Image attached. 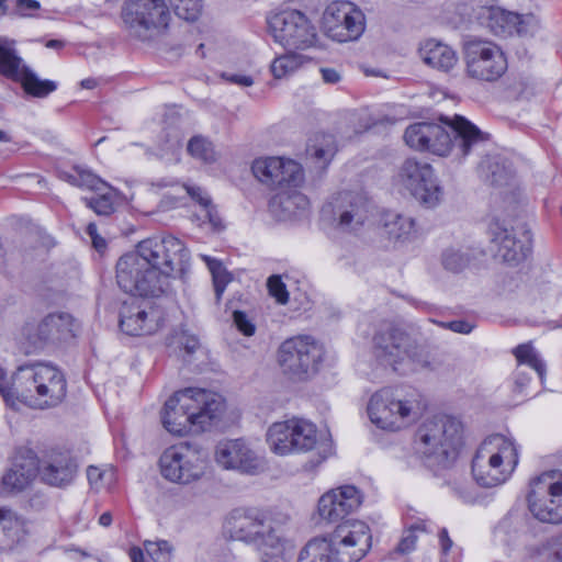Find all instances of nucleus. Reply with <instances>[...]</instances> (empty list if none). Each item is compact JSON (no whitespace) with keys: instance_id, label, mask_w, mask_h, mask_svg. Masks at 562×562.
Wrapping results in <instances>:
<instances>
[{"instance_id":"nucleus-1","label":"nucleus","mask_w":562,"mask_h":562,"mask_svg":"<svg viewBox=\"0 0 562 562\" xmlns=\"http://www.w3.org/2000/svg\"><path fill=\"white\" fill-rule=\"evenodd\" d=\"M443 122L445 126L431 122L409 125L404 134L405 143L415 150L450 155L456 160H462L480 150L490 138L487 133L461 115Z\"/></svg>"},{"instance_id":"nucleus-2","label":"nucleus","mask_w":562,"mask_h":562,"mask_svg":"<svg viewBox=\"0 0 562 562\" xmlns=\"http://www.w3.org/2000/svg\"><path fill=\"white\" fill-rule=\"evenodd\" d=\"M225 411L224 398L212 391L188 387L177 391L161 412L165 429L176 436L206 430Z\"/></svg>"},{"instance_id":"nucleus-3","label":"nucleus","mask_w":562,"mask_h":562,"mask_svg":"<svg viewBox=\"0 0 562 562\" xmlns=\"http://www.w3.org/2000/svg\"><path fill=\"white\" fill-rule=\"evenodd\" d=\"M14 398L32 408L47 409L60 405L67 395L64 373L50 363L23 364L12 375Z\"/></svg>"},{"instance_id":"nucleus-4","label":"nucleus","mask_w":562,"mask_h":562,"mask_svg":"<svg viewBox=\"0 0 562 562\" xmlns=\"http://www.w3.org/2000/svg\"><path fill=\"white\" fill-rule=\"evenodd\" d=\"M463 445V425L460 419L439 415L425 419L416 429L413 450L416 456L435 464L454 460Z\"/></svg>"},{"instance_id":"nucleus-5","label":"nucleus","mask_w":562,"mask_h":562,"mask_svg":"<svg viewBox=\"0 0 562 562\" xmlns=\"http://www.w3.org/2000/svg\"><path fill=\"white\" fill-rule=\"evenodd\" d=\"M518 464L515 442L503 435L488 436L477 448L472 460V474L483 487L504 484Z\"/></svg>"},{"instance_id":"nucleus-6","label":"nucleus","mask_w":562,"mask_h":562,"mask_svg":"<svg viewBox=\"0 0 562 562\" xmlns=\"http://www.w3.org/2000/svg\"><path fill=\"white\" fill-rule=\"evenodd\" d=\"M425 409L417 391L382 389L375 392L368 404V415L376 427L396 431L408 426Z\"/></svg>"},{"instance_id":"nucleus-7","label":"nucleus","mask_w":562,"mask_h":562,"mask_svg":"<svg viewBox=\"0 0 562 562\" xmlns=\"http://www.w3.org/2000/svg\"><path fill=\"white\" fill-rule=\"evenodd\" d=\"M136 250L123 255L116 262V282L126 293L158 297L170 290L167 277L157 271Z\"/></svg>"},{"instance_id":"nucleus-8","label":"nucleus","mask_w":562,"mask_h":562,"mask_svg":"<svg viewBox=\"0 0 562 562\" xmlns=\"http://www.w3.org/2000/svg\"><path fill=\"white\" fill-rule=\"evenodd\" d=\"M121 19L130 36L145 42L167 31L171 14L166 0H125Z\"/></svg>"},{"instance_id":"nucleus-9","label":"nucleus","mask_w":562,"mask_h":562,"mask_svg":"<svg viewBox=\"0 0 562 562\" xmlns=\"http://www.w3.org/2000/svg\"><path fill=\"white\" fill-rule=\"evenodd\" d=\"M373 352L382 364L392 367L394 371L406 360L415 364L413 370L428 364L425 349L391 324H383L374 334Z\"/></svg>"},{"instance_id":"nucleus-10","label":"nucleus","mask_w":562,"mask_h":562,"mask_svg":"<svg viewBox=\"0 0 562 562\" xmlns=\"http://www.w3.org/2000/svg\"><path fill=\"white\" fill-rule=\"evenodd\" d=\"M164 479L177 484H191L204 477L209 469L207 453L198 446L179 443L167 448L159 458Z\"/></svg>"},{"instance_id":"nucleus-11","label":"nucleus","mask_w":562,"mask_h":562,"mask_svg":"<svg viewBox=\"0 0 562 562\" xmlns=\"http://www.w3.org/2000/svg\"><path fill=\"white\" fill-rule=\"evenodd\" d=\"M323 358V346L310 336L289 338L278 349V363L282 372L296 381L316 374Z\"/></svg>"},{"instance_id":"nucleus-12","label":"nucleus","mask_w":562,"mask_h":562,"mask_svg":"<svg viewBox=\"0 0 562 562\" xmlns=\"http://www.w3.org/2000/svg\"><path fill=\"white\" fill-rule=\"evenodd\" d=\"M267 23L273 41L284 48L307 49L317 42L316 27L300 10L285 9L272 13Z\"/></svg>"},{"instance_id":"nucleus-13","label":"nucleus","mask_w":562,"mask_h":562,"mask_svg":"<svg viewBox=\"0 0 562 562\" xmlns=\"http://www.w3.org/2000/svg\"><path fill=\"white\" fill-rule=\"evenodd\" d=\"M527 502L539 521L562 524V473L549 471L532 479Z\"/></svg>"},{"instance_id":"nucleus-14","label":"nucleus","mask_w":562,"mask_h":562,"mask_svg":"<svg viewBox=\"0 0 562 562\" xmlns=\"http://www.w3.org/2000/svg\"><path fill=\"white\" fill-rule=\"evenodd\" d=\"M465 74L469 78L495 82L508 68L503 50L490 41L470 38L463 45Z\"/></svg>"},{"instance_id":"nucleus-15","label":"nucleus","mask_w":562,"mask_h":562,"mask_svg":"<svg viewBox=\"0 0 562 562\" xmlns=\"http://www.w3.org/2000/svg\"><path fill=\"white\" fill-rule=\"evenodd\" d=\"M140 257L159 273L170 280L177 272H183L189 263L190 255L184 244L177 237L147 238L139 241L135 248Z\"/></svg>"},{"instance_id":"nucleus-16","label":"nucleus","mask_w":562,"mask_h":562,"mask_svg":"<svg viewBox=\"0 0 562 562\" xmlns=\"http://www.w3.org/2000/svg\"><path fill=\"white\" fill-rule=\"evenodd\" d=\"M394 183L409 192L416 201L426 207H435L442 196L432 167L414 158H407L402 162L394 176Z\"/></svg>"},{"instance_id":"nucleus-17","label":"nucleus","mask_w":562,"mask_h":562,"mask_svg":"<svg viewBox=\"0 0 562 562\" xmlns=\"http://www.w3.org/2000/svg\"><path fill=\"white\" fill-rule=\"evenodd\" d=\"M364 29V14L351 2H331L323 12L322 30L327 37L338 43L357 41Z\"/></svg>"},{"instance_id":"nucleus-18","label":"nucleus","mask_w":562,"mask_h":562,"mask_svg":"<svg viewBox=\"0 0 562 562\" xmlns=\"http://www.w3.org/2000/svg\"><path fill=\"white\" fill-rule=\"evenodd\" d=\"M327 543L333 562H359L371 547L369 527L358 520L345 521L337 526Z\"/></svg>"},{"instance_id":"nucleus-19","label":"nucleus","mask_w":562,"mask_h":562,"mask_svg":"<svg viewBox=\"0 0 562 562\" xmlns=\"http://www.w3.org/2000/svg\"><path fill=\"white\" fill-rule=\"evenodd\" d=\"M164 310L151 301L131 297L121 305L119 325L126 335H153L164 326Z\"/></svg>"},{"instance_id":"nucleus-20","label":"nucleus","mask_w":562,"mask_h":562,"mask_svg":"<svg viewBox=\"0 0 562 562\" xmlns=\"http://www.w3.org/2000/svg\"><path fill=\"white\" fill-rule=\"evenodd\" d=\"M251 170L262 183L278 191L301 188L304 183L302 166L293 159L284 157H263L254 160Z\"/></svg>"},{"instance_id":"nucleus-21","label":"nucleus","mask_w":562,"mask_h":562,"mask_svg":"<svg viewBox=\"0 0 562 562\" xmlns=\"http://www.w3.org/2000/svg\"><path fill=\"white\" fill-rule=\"evenodd\" d=\"M215 462L225 470L246 474H258L266 469V462L244 439L220 441L214 450Z\"/></svg>"},{"instance_id":"nucleus-22","label":"nucleus","mask_w":562,"mask_h":562,"mask_svg":"<svg viewBox=\"0 0 562 562\" xmlns=\"http://www.w3.org/2000/svg\"><path fill=\"white\" fill-rule=\"evenodd\" d=\"M231 537L247 543H257L273 528L268 517L255 508L234 509L226 520Z\"/></svg>"},{"instance_id":"nucleus-23","label":"nucleus","mask_w":562,"mask_h":562,"mask_svg":"<svg viewBox=\"0 0 562 562\" xmlns=\"http://www.w3.org/2000/svg\"><path fill=\"white\" fill-rule=\"evenodd\" d=\"M362 503L360 491L353 485H342L323 494L317 504L322 520L336 522L357 510Z\"/></svg>"},{"instance_id":"nucleus-24","label":"nucleus","mask_w":562,"mask_h":562,"mask_svg":"<svg viewBox=\"0 0 562 562\" xmlns=\"http://www.w3.org/2000/svg\"><path fill=\"white\" fill-rule=\"evenodd\" d=\"M491 240L496 247V256L508 263H517L524 260L531 249V234L525 231L521 238L517 239L499 221L490 224Z\"/></svg>"},{"instance_id":"nucleus-25","label":"nucleus","mask_w":562,"mask_h":562,"mask_svg":"<svg viewBox=\"0 0 562 562\" xmlns=\"http://www.w3.org/2000/svg\"><path fill=\"white\" fill-rule=\"evenodd\" d=\"M24 331L34 347L45 342L66 341L75 336V319L68 313H53L44 317L36 327H26Z\"/></svg>"},{"instance_id":"nucleus-26","label":"nucleus","mask_w":562,"mask_h":562,"mask_svg":"<svg viewBox=\"0 0 562 562\" xmlns=\"http://www.w3.org/2000/svg\"><path fill=\"white\" fill-rule=\"evenodd\" d=\"M334 216L339 229L344 232L357 231L368 220V202L358 194H339L335 199Z\"/></svg>"},{"instance_id":"nucleus-27","label":"nucleus","mask_w":562,"mask_h":562,"mask_svg":"<svg viewBox=\"0 0 562 562\" xmlns=\"http://www.w3.org/2000/svg\"><path fill=\"white\" fill-rule=\"evenodd\" d=\"M37 472L38 462L31 451L18 456L11 469L2 477L0 493L7 495L25 490L35 479Z\"/></svg>"},{"instance_id":"nucleus-28","label":"nucleus","mask_w":562,"mask_h":562,"mask_svg":"<svg viewBox=\"0 0 562 562\" xmlns=\"http://www.w3.org/2000/svg\"><path fill=\"white\" fill-rule=\"evenodd\" d=\"M77 464L68 452H53L47 456L38 472L44 483L63 487L70 484L76 475Z\"/></svg>"},{"instance_id":"nucleus-29","label":"nucleus","mask_w":562,"mask_h":562,"mask_svg":"<svg viewBox=\"0 0 562 562\" xmlns=\"http://www.w3.org/2000/svg\"><path fill=\"white\" fill-rule=\"evenodd\" d=\"M299 189H282L271 198L269 209L274 217L286 221L307 210L310 201Z\"/></svg>"},{"instance_id":"nucleus-30","label":"nucleus","mask_w":562,"mask_h":562,"mask_svg":"<svg viewBox=\"0 0 562 562\" xmlns=\"http://www.w3.org/2000/svg\"><path fill=\"white\" fill-rule=\"evenodd\" d=\"M419 56L426 65L443 72L454 68L459 59L451 46L435 38L426 40L420 44Z\"/></svg>"},{"instance_id":"nucleus-31","label":"nucleus","mask_w":562,"mask_h":562,"mask_svg":"<svg viewBox=\"0 0 562 562\" xmlns=\"http://www.w3.org/2000/svg\"><path fill=\"white\" fill-rule=\"evenodd\" d=\"M381 224L386 237L395 245H403L418 237L415 220L411 216L387 211L382 214Z\"/></svg>"},{"instance_id":"nucleus-32","label":"nucleus","mask_w":562,"mask_h":562,"mask_svg":"<svg viewBox=\"0 0 562 562\" xmlns=\"http://www.w3.org/2000/svg\"><path fill=\"white\" fill-rule=\"evenodd\" d=\"M514 355L518 361V368L516 369L514 376L515 391L518 393H524L530 381V378L521 368V366L525 364L530 367L537 372L540 379L543 378L546 366L530 344H522L517 346L514 350Z\"/></svg>"},{"instance_id":"nucleus-33","label":"nucleus","mask_w":562,"mask_h":562,"mask_svg":"<svg viewBox=\"0 0 562 562\" xmlns=\"http://www.w3.org/2000/svg\"><path fill=\"white\" fill-rule=\"evenodd\" d=\"M290 419L273 423L267 431V442L272 452L279 456L294 453V436Z\"/></svg>"},{"instance_id":"nucleus-34","label":"nucleus","mask_w":562,"mask_h":562,"mask_svg":"<svg viewBox=\"0 0 562 562\" xmlns=\"http://www.w3.org/2000/svg\"><path fill=\"white\" fill-rule=\"evenodd\" d=\"M13 42L0 38V74L19 81L29 69L16 55Z\"/></svg>"},{"instance_id":"nucleus-35","label":"nucleus","mask_w":562,"mask_h":562,"mask_svg":"<svg viewBox=\"0 0 562 562\" xmlns=\"http://www.w3.org/2000/svg\"><path fill=\"white\" fill-rule=\"evenodd\" d=\"M257 553L260 562H288L286 544L272 529L257 543Z\"/></svg>"},{"instance_id":"nucleus-36","label":"nucleus","mask_w":562,"mask_h":562,"mask_svg":"<svg viewBox=\"0 0 562 562\" xmlns=\"http://www.w3.org/2000/svg\"><path fill=\"white\" fill-rule=\"evenodd\" d=\"M290 422L294 436V453L312 450L317 443L316 426L303 418H291Z\"/></svg>"},{"instance_id":"nucleus-37","label":"nucleus","mask_w":562,"mask_h":562,"mask_svg":"<svg viewBox=\"0 0 562 562\" xmlns=\"http://www.w3.org/2000/svg\"><path fill=\"white\" fill-rule=\"evenodd\" d=\"M22 537V527L10 510L0 509V550L12 549Z\"/></svg>"},{"instance_id":"nucleus-38","label":"nucleus","mask_w":562,"mask_h":562,"mask_svg":"<svg viewBox=\"0 0 562 562\" xmlns=\"http://www.w3.org/2000/svg\"><path fill=\"white\" fill-rule=\"evenodd\" d=\"M336 142L333 135L318 134L307 146V154L319 167L328 165L336 153Z\"/></svg>"},{"instance_id":"nucleus-39","label":"nucleus","mask_w":562,"mask_h":562,"mask_svg":"<svg viewBox=\"0 0 562 562\" xmlns=\"http://www.w3.org/2000/svg\"><path fill=\"white\" fill-rule=\"evenodd\" d=\"M184 189L190 198L196 201L204 209L211 225L216 229L222 228V220L205 190L194 184H184Z\"/></svg>"},{"instance_id":"nucleus-40","label":"nucleus","mask_w":562,"mask_h":562,"mask_svg":"<svg viewBox=\"0 0 562 562\" xmlns=\"http://www.w3.org/2000/svg\"><path fill=\"white\" fill-rule=\"evenodd\" d=\"M26 93L35 98H45L57 89L52 80H42L33 71L27 69L19 80Z\"/></svg>"},{"instance_id":"nucleus-41","label":"nucleus","mask_w":562,"mask_h":562,"mask_svg":"<svg viewBox=\"0 0 562 562\" xmlns=\"http://www.w3.org/2000/svg\"><path fill=\"white\" fill-rule=\"evenodd\" d=\"M297 562H333L327 539H313L301 550Z\"/></svg>"},{"instance_id":"nucleus-42","label":"nucleus","mask_w":562,"mask_h":562,"mask_svg":"<svg viewBox=\"0 0 562 562\" xmlns=\"http://www.w3.org/2000/svg\"><path fill=\"white\" fill-rule=\"evenodd\" d=\"M303 63L304 56L291 52L276 57L270 68L273 77L281 79L294 74Z\"/></svg>"},{"instance_id":"nucleus-43","label":"nucleus","mask_w":562,"mask_h":562,"mask_svg":"<svg viewBox=\"0 0 562 562\" xmlns=\"http://www.w3.org/2000/svg\"><path fill=\"white\" fill-rule=\"evenodd\" d=\"M201 257L212 273L216 300L220 301L226 289V285L232 281L231 274L227 272L221 261L206 255H202Z\"/></svg>"},{"instance_id":"nucleus-44","label":"nucleus","mask_w":562,"mask_h":562,"mask_svg":"<svg viewBox=\"0 0 562 562\" xmlns=\"http://www.w3.org/2000/svg\"><path fill=\"white\" fill-rule=\"evenodd\" d=\"M175 14L187 22L196 21L202 13V0H169Z\"/></svg>"},{"instance_id":"nucleus-45","label":"nucleus","mask_w":562,"mask_h":562,"mask_svg":"<svg viewBox=\"0 0 562 562\" xmlns=\"http://www.w3.org/2000/svg\"><path fill=\"white\" fill-rule=\"evenodd\" d=\"M188 153L195 159L210 164L215 161L216 155L210 140L202 136H194L188 143Z\"/></svg>"},{"instance_id":"nucleus-46","label":"nucleus","mask_w":562,"mask_h":562,"mask_svg":"<svg viewBox=\"0 0 562 562\" xmlns=\"http://www.w3.org/2000/svg\"><path fill=\"white\" fill-rule=\"evenodd\" d=\"M144 548L154 562H170L172 559V547L166 540L145 541Z\"/></svg>"},{"instance_id":"nucleus-47","label":"nucleus","mask_w":562,"mask_h":562,"mask_svg":"<svg viewBox=\"0 0 562 562\" xmlns=\"http://www.w3.org/2000/svg\"><path fill=\"white\" fill-rule=\"evenodd\" d=\"M541 557L546 562H562V536L553 539L548 546L535 547L530 557Z\"/></svg>"},{"instance_id":"nucleus-48","label":"nucleus","mask_w":562,"mask_h":562,"mask_svg":"<svg viewBox=\"0 0 562 562\" xmlns=\"http://www.w3.org/2000/svg\"><path fill=\"white\" fill-rule=\"evenodd\" d=\"M492 20L498 24L501 33H512L513 31L519 32L518 25L520 24V15L516 13L494 11Z\"/></svg>"},{"instance_id":"nucleus-49","label":"nucleus","mask_w":562,"mask_h":562,"mask_svg":"<svg viewBox=\"0 0 562 562\" xmlns=\"http://www.w3.org/2000/svg\"><path fill=\"white\" fill-rule=\"evenodd\" d=\"M88 207L92 209L98 215H110L114 211L113 196L110 193H103L97 198L85 199Z\"/></svg>"},{"instance_id":"nucleus-50","label":"nucleus","mask_w":562,"mask_h":562,"mask_svg":"<svg viewBox=\"0 0 562 562\" xmlns=\"http://www.w3.org/2000/svg\"><path fill=\"white\" fill-rule=\"evenodd\" d=\"M267 286L269 294L273 296L278 303H288L289 292L280 276H271L267 281Z\"/></svg>"},{"instance_id":"nucleus-51","label":"nucleus","mask_w":562,"mask_h":562,"mask_svg":"<svg viewBox=\"0 0 562 562\" xmlns=\"http://www.w3.org/2000/svg\"><path fill=\"white\" fill-rule=\"evenodd\" d=\"M78 182L77 187L82 189H89L93 191H100L103 187H105V182H103L99 177L93 175L90 171L78 168Z\"/></svg>"},{"instance_id":"nucleus-52","label":"nucleus","mask_w":562,"mask_h":562,"mask_svg":"<svg viewBox=\"0 0 562 562\" xmlns=\"http://www.w3.org/2000/svg\"><path fill=\"white\" fill-rule=\"evenodd\" d=\"M467 258L459 251L447 250L442 256V263L446 269L457 272L467 266Z\"/></svg>"},{"instance_id":"nucleus-53","label":"nucleus","mask_w":562,"mask_h":562,"mask_svg":"<svg viewBox=\"0 0 562 562\" xmlns=\"http://www.w3.org/2000/svg\"><path fill=\"white\" fill-rule=\"evenodd\" d=\"M415 530L427 531V527L425 522L413 525L407 533L402 538L398 543L397 551L401 553H407L415 548L417 537L414 535Z\"/></svg>"},{"instance_id":"nucleus-54","label":"nucleus","mask_w":562,"mask_h":562,"mask_svg":"<svg viewBox=\"0 0 562 562\" xmlns=\"http://www.w3.org/2000/svg\"><path fill=\"white\" fill-rule=\"evenodd\" d=\"M349 122L353 124V132L356 134L361 133L373 125L370 115L366 111L350 114Z\"/></svg>"},{"instance_id":"nucleus-55","label":"nucleus","mask_w":562,"mask_h":562,"mask_svg":"<svg viewBox=\"0 0 562 562\" xmlns=\"http://www.w3.org/2000/svg\"><path fill=\"white\" fill-rule=\"evenodd\" d=\"M112 477L111 471H102L97 467H89L87 469V477L90 485L97 490H99L103 485V481L106 477Z\"/></svg>"},{"instance_id":"nucleus-56","label":"nucleus","mask_w":562,"mask_h":562,"mask_svg":"<svg viewBox=\"0 0 562 562\" xmlns=\"http://www.w3.org/2000/svg\"><path fill=\"white\" fill-rule=\"evenodd\" d=\"M233 319L238 328L246 336L255 334V325L248 319L247 315L241 311H235L233 313Z\"/></svg>"},{"instance_id":"nucleus-57","label":"nucleus","mask_w":562,"mask_h":562,"mask_svg":"<svg viewBox=\"0 0 562 562\" xmlns=\"http://www.w3.org/2000/svg\"><path fill=\"white\" fill-rule=\"evenodd\" d=\"M12 387V378L8 379L5 371L2 367H0V393L8 401L9 398H14Z\"/></svg>"},{"instance_id":"nucleus-58","label":"nucleus","mask_w":562,"mask_h":562,"mask_svg":"<svg viewBox=\"0 0 562 562\" xmlns=\"http://www.w3.org/2000/svg\"><path fill=\"white\" fill-rule=\"evenodd\" d=\"M222 77L234 85H238L240 87H250L254 85V79L250 76L241 75V74H223Z\"/></svg>"},{"instance_id":"nucleus-59","label":"nucleus","mask_w":562,"mask_h":562,"mask_svg":"<svg viewBox=\"0 0 562 562\" xmlns=\"http://www.w3.org/2000/svg\"><path fill=\"white\" fill-rule=\"evenodd\" d=\"M179 344L188 353H193L199 347L198 339L194 336H189L186 334H182L179 337Z\"/></svg>"},{"instance_id":"nucleus-60","label":"nucleus","mask_w":562,"mask_h":562,"mask_svg":"<svg viewBox=\"0 0 562 562\" xmlns=\"http://www.w3.org/2000/svg\"><path fill=\"white\" fill-rule=\"evenodd\" d=\"M446 326L450 330L460 334H470L473 329V326L464 321H452L448 323Z\"/></svg>"},{"instance_id":"nucleus-61","label":"nucleus","mask_w":562,"mask_h":562,"mask_svg":"<svg viewBox=\"0 0 562 562\" xmlns=\"http://www.w3.org/2000/svg\"><path fill=\"white\" fill-rule=\"evenodd\" d=\"M16 9L22 15H25L29 10L40 9V2L36 0H16Z\"/></svg>"},{"instance_id":"nucleus-62","label":"nucleus","mask_w":562,"mask_h":562,"mask_svg":"<svg viewBox=\"0 0 562 562\" xmlns=\"http://www.w3.org/2000/svg\"><path fill=\"white\" fill-rule=\"evenodd\" d=\"M508 180H509V175L507 171H505V170L501 171L498 167H496V170L492 171L491 181L493 184H496V186L508 184Z\"/></svg>"},{"instance_id":"nucleus-63","label":"nucleus","mask_w":562,"mask_h":562,"mask_svg":"<svg viewBox=\"0 0 562 562\" xmlns=\"http://www.w3.org/2000/svg\"><path fill=\"white\" fill-rule=\"evenodd\" d=\"M321 74L326 83H337L340 80V74L334 68H322Z\"/></svg>"},{"instance_id":"nucleus-64","label":"nucleus","mask_w":562,"mask_h":562,"mask_svg":"<svg viewBox=\"0 0 562 562\" xmlns=\"http://www.w3.org/2000/svg\"><path fill=\"white\" fill-rule=\"evenodd\" d=\"M439 539H440V543H441V548H442V551L446 553L449 551V549L451 548L452 546V541L451 539L449 538L448 536V532L446 529H441L440 532H439Z\"/></svg>"}]
</instances>
